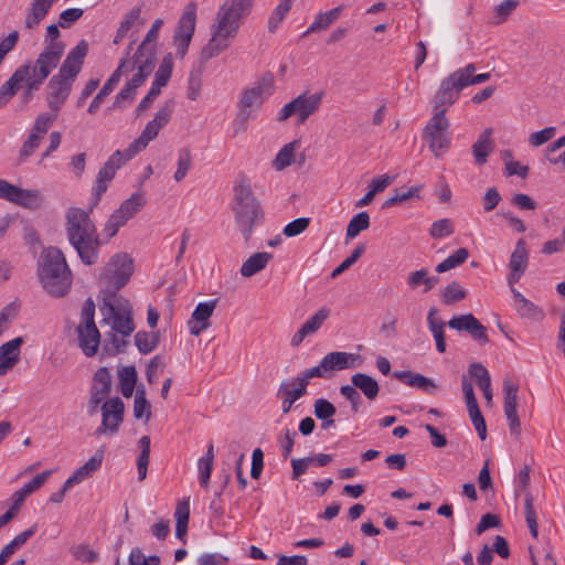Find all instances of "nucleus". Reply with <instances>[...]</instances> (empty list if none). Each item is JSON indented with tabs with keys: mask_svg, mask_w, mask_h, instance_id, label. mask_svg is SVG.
Instances as JSON below:
<instances>
[{
	"mask_svg": "<svg viewBox=\"0 0 565 565\" xmlns=\"http://www.w3.org/2000/svg\"><path fill=\"white\" fill-rule=\"evenodd\" d=\"M192 166V154L189 148H182L178 152V168L174 172L173 179L175 182H181Z\"/></svg>",
	"mask_w": 565,
	"mask_h": 565,
	"instance_id": "3c124183",
	"label": "nucleus"
},
{
	"mask_svg": "<svg viewBox=\"0 0 565 565\" xmlns=\"http://www.w3.org/2000/svg\"><path fill=\"white\" fill-rule=\"evenodd\" d=\"M11 203L25 209L36 210L44 203V196L39 190L17 188Z\"/></svg>",
	"mask_w": 565,
	"mask_h": 565,
	"instance_id": "2f4dec72",
	"label": "nucleus"
},
{
	"mask_svg": "<svg viewBox=\"0 0 565 565\" xmlns=\"http://www.w3.org/2000/svg\"><path fill=\"white\" fill-rule=\"evenodd\" d=\"M172 68H173L172 56H171V54H168L162 58V61L159 65V68L154 74V79L152 82V86H154L156 88L161 90V88L168 84V82L171 77V74H172Z\"/></svg>",
	"mask_w": 565,
	"mask_h": 565,
	"instance_id": "a18cd8bd",
	"label": "nucleus"
},
{
	"mask_svg": "<svg viewBox=\"0 0 565 565\" xmlns=\"http://www.w3.org/2000/svg\"><path fill=\"white\" fill-rule=\"evenodd\" d=\"M450 122L441 111L434 114L423 130V138L427 141L435 157H441L450 146L448 128Z\"/></svg>",
	"mask_w": 565,
	"mask_h": 565,
	"instance_id": "9b49d317",
	"label": "nucleus"
},
{
	"mask_svg": "<svg viewBox=\"0 0 565 565\" xmlns=\"http://www.w3.org/2000/svg\"><path fill=\"white\" fill-rule=\"evenodd\" d=\"M72 81L60 77V74L53 75L49 82L50 94L67 98L72 88Z\"/></svg>",
	"mask_w": 565,
	"mask_h": 565,
	"instance_id": "bf43d9fd",
	"label": "nucleus"
},
{
	"mask_svg": "<svg viewBox=\"0 0 565 565\" xmlns=\"http://www.w3.org/2000/svg\"><path fill=\"white\" fill-rule=\"evenodd\" d=\"M449 328L457 331H467L475 340L482 344L489 342L486 328L471 313L455 316L448 321Z\"/></svg>",
	"mask_w": 565,
	"mask_h": 565,
	"instance_id": "6ab92c4d",
	"label": "nucleus"
},
{
	"mask_svg": "<svg viewBox=\"0 0 565 565\" xmlns=\"http://www.w3.org/2000/svg\"><path fill=\"white\" fill-rule=\"evenodd\" d=\"M119 386L124 397L129 398L134 394L137 382V371L135 366H126L119 370Z\"/></svg>",
	"mask_w": 565,
	"mask_h": 565,
	"instance_id": "a19ab883",
	"label": "nucleus"
},
{
	"mask_svg": "<svg viewBox=\"0 0 565 565\" xmlns=\"http://www.w3.org/2000/svg\"><path fill=\"white\" fill-rule=\"evenodd\" d=\"M520 0H503L493 8V14L490 23L493 25L502 24L508 20L511 13L519 7Z\"/></svg>",
	"mask_w": 565,
	"mask_h": 565,
	"instance_id": "79ce46f5",
	"label": "nucleus"
},
{
	"mask_svg": "<svg viewBox=\"0 0 565 565\" xmlns=\"http://www.w3.org/2000/svg\"><path fill=\"white\" fill-rule=\"evenodd\" d=\"M30 65H22L15 70L11 77L0 87V108L3 107L17 93L20 84L26 79Z\"/></svg>",
	"mask_w": 565,
	"mask_h": 565,
	"instance_id": "c756f323",
	"label": "nucleus"
},
{
	"mask_svg": "<svg viewBox=\"0 0 565 565\" xmlns=\"http://www.w3.org/2000/svg\"><path fill=\"white\" fill-rule=\"evenodd\" d=\"M524 510H525V521H526L527 527L530 530V533L534 539H537L539 526H537V521H536V513L534 510V498L530 492H527L525 494Z\"/></svg>",
	"mask_w": 565,
	"mask_h": 565,
	"instance_id": "603ef678",
	"label": "nucleus"
},
{
	"mask_svg": "<svg viewBox=\"0 0 565 565\" xmlns=\"http://www.w3.org/2000/svg\"><path fill=\"white\" fill-rule=\"evenodd\" d=\"M476 66L475 64L470 63L466 65L465 67L458 68L457 74L459 75L462 83L461 86L468 87L470 85L475 84H481L487 82L490 78V73H481L475 75Z\"/></svg>",
	"mask_w": 565,
	"mask_h": 565,
	"instance_id": "37998d69",
	"label": "nucleus"
},
{
	"mask_svg": "<svg viewBox=\"0 0 565 565\" xmlns=\"http://www.w3.org/2000/svg\"><path fill=\"white\" fill-rule=\"evenodd\" d=\"M174 516L177 520L175 536L184 543L190 518L189 500H183L177 504Z\"/></svg>",
	"mask_w": 565,
	"mask_h": 565,
	"instance_id": "4c0bfd02",
	"label": "nucleus"
},
{
	"mask_svg": "<svg viewBox=\"0 0 565 565\" xmlns=\"http://www.w3.org/2000/svg\"><path fill=\"white\" fill-rule=\"evenodd\" d=\"M215 306L216 300H211L207 302H200L195 307L192 313V319L189 321L190 333L192 335H199L209 328V319L213 315Z\"/></svg>",
	"mask_w": 565,
	"mask_h": 565,
	"instance_id": "a878e982",
	"label": "nucleus"
},
{
	"mask_svg": "<svg viewBox=\"0 0 565 565\" xmlns=\"http://www.w3.org/2000/svg\"><path fill=\"white\" fill-rule=\"evenodd\" d=\"M460 83L462 82L457 71L452 72L440 82L431 100L434 114L441 111L446 115V110L457 102L460 92L465 88Z\"/></svg>",
	"mask_w": 565,
	"mask_h": 565,
	"instance_id": "ddd939ff",
	"label": "nucleus"
},
{
	"mask_svg": "<svg viewBox=\"0 0 565 565\" xmlns=\"http://www.w3.org/2000/svg\"><path fill=\"white\" fill-rule=\"evenodd\" d=\"M56 114L42 113L34 121L29 137L23 142L19 152L20 161H25L39 148L41 140L46 135L51 124L56 119Z\"/></svg>",
	"mask_w": 565,
	"mask_h": 565,
	"instance_id": "a211bd4d",
	"label": "nucleus"
},
{
	"mask_svg": "<svg viewBox=\"0 0 565 565\" xmlns=\"http://www.w3.org/2000/svg\"><path fill=\"white\" fill-rule=\"evenodd\" d=\"M66 233L81 260L86 265L95 264L98 257L99 239L88 212L79 207L68 209Z\"/></svg>",
	"mask_w": 565,
	"mask_h": 565,
	"instance_id": "39448f33",
	"label": "nucleus"
},
{
	"mask_svg": "<svg viewBox=\"0 0 565 565\" xmlns=\"http://www.w3.org/2000/svg\"><path fill=\"white\" fill-rule=\"evenodd\" d=\"M254 0H225L211 25V39L201 51L206 62L227 50L238 34L241 24L252 10Z\"/></svg>",
	"mask_w": 565,
	"mask_h": 565,
	"instance_id": "f03ea898",
	"label": "nucleus"
},
{
	"mask_svg": "<svg viewBox=\"0 0 565 565\" xmlns=\"http://www.w3.org/2000/svg\"><path fill=\"white\" fill-rule=\"evenodd\" d=\"M438 310L433 307L428 311L427 322L430 332L434 335L436 341V349L439 353H444L446 351V341H445V322L437 318Z\"/></svg>",
	"mask_w": 565,
	"mask_h": 565,
	"instance_id": "f704fd0d",
	"label": "nucleus"
},
{
	"mask_svg": "<svg viewBox=\"0 0 565 565\" xmlns=\"http://www.w3.org/2000/svg\"><path fill=\"white\" fill-rule=\"evenodd\" d=\"M510 289L515 300L514 309L520 318L531 321H541L544 319L545 313L542 308L525 298L516 288L510 287Z\"/></svg>",
	"mask_w": 565,
	"mask_h": 565,
	"instance_id": "393cba45",
	"label": "nucleus"
},
{
	"mask_svg": "<svg viewBox=\"0 0 565 565\" xmlns=\"http://www.w3.org/2000/svg\"><path fill=\"white\" fill-rule=\"evenodd\" d=\"M469 257L467 248H458L454 254L449 255L445 260L436 266L437 273H445L463 264Z\"/></svg>",
	"mask_w": 565,
	"mask_h": 565,
	"instance_id": "de8ad7c7",
	"label": "nucleus"
},
{
	"mask_svg": "<svg viewBox=\"0 0 565 565\" xmlns=\"http://www.w3.org/2000/svg\"><path fill=\"white\" fill-rule=\"evenodd\" d=\"M140 454L137 457L138 480L143 481L147 478L148 465L150 459V437L142 436L138 441Z\"/></svg>",
	"mask_w": 565,
	"mask_h": 565,
	"instance_id": "ea45409f",
	"label": "nucleus"
},
{
	"mask_svg": "<svg viewBox=\"0 0 565 565\" xmlns=\"http://www.w3.org/2000/svg\"><path fill=\"white\" fill-rule=\"evenodd\" d=\"M129 64L128 60L121 58L118 67L109 76L107 82L94 97L93 102L88 107V113L94 115L99 109L100 105L105 102L106 97L113 92L115 86L119 83L124 68Z\"/></svg>",
	"mask_w": 565,
	"mask_h": 565,
	"instance_id": "bb28decb",
	"label": "nucleus"
},
{
	"mask_svg": "<svg viewBox=\"0 0 565 565\" xmlns=\"http://www.w3.org/2000/svg\"><path fill=\"white\" fill-rule=\"evenodd\" d=\"M491 135V128L484 129L480 134L478 140L472 145V153L475 157V161L479 166H482L487 162V158L493 149Z\"/></svg>",
	"mask_w": 565,
	"mask_h": 565,
	"instance_id": "72a5a7b5",
	"label": "nucleus"
},
{
	"mask_svg": "<svg viewBox=\"0 0 565 565\" xmlns=\"http://www.w3.org/2000/svg\"><path fill=\"white\" fill-rule=\"evenodd\" d=\"M365 250L364 244H359L351 255L347 257L337 268L333 269L331 277L335 278L342 273H344L347 269H349L353 264L358 262V259L363 255Z\"/></svg>",
	"mask_w": 565,
	"mask_h": 565,
	"instance_id": "0e129e2a",
	"label": "nucleus"
},
{
	"mask_svg": "<svg viewBox=\"0 0 565 565\" xmlns=\"http://www.w3.org/2000/svg\"><path fill=\"white\" fill-rule=\"evenodd\" d=\"M151 406L146 398V392L143 387H138L134 399V416L136 419L145 418L148 422L151 416Z\"/></svg>",
	"mask_w": 565,
	"mask_h": 565,
	"instance_id": "49530a36",
	"label": "nucleus"
},
{
	"mask_svg": "<svg viewBox=\"0 0 565 565\" xmlns=\"http://www.w3.org/2000/svg\"><path fill=\"white\" fill-rule=\"evenodd\" d=\"M502 156L509 175L516 174L522 179L526 178L529 168L526 166L521 164L519 161H513L511 151L505 150L503 151Z\"/></svg>",
	"mask_w": 565,
	"mask_h": 565,
	"instance_id": "69168bd1",
	"label": "nucleus"
},
{
	"mask_svg": "<svg viewBox=\"0 0 565 565\" xmlns=\"http://www.w3.org/2000/svg\"><path fill=\"white\" fill-rule=\"evenodd\" d=\"M100 311L103 313L102 328H109V330L104 332L105 351L111 355L125 352L128 345L127 338L135 330L130 302L126 299H120L113 303L105 299Z\"/></svg>",
	"mask_w": 565,
	"mask_h": 565,
	"instance_id": "20e7f679",
	"label": "nucleus"
},
{
	"mask_svg": "<svg viewBox=\"0 0 565 565\" xmlns=\"http://www.w3.org/2000/svg\"><path fill=\"white\" fill-rule=\"evenodd\" d=\"M132 271V259L126 253H118L108 262L104 279L109 287L118 290L128 282Z\"/></svg>",
	"mask_w": 565,
	"mask_h": 565,
	"instance_id": "dca6fc26",
	"label": "nucleus"
},
{
	"mask_svg": "<svg viewBox=\"0 0 565 565\" xmlns=\"http://www.w3.org/2000/svg\"><path fill=\"white\" fill-rule=\"evenodd\" d=\"M313 407L316 417L321 420H328L329 417H332L337 413L334 405L326 398H318Z\"/></svg>",
	"mask_w": 565,
	"mask_h": 565,
	"instance_id": "338daca9",
	"label": "nucleus"
},
{
	"mask_svg": "<svg viewBox=\"0 0 565 565\" xmlns=\"http://www.w3.org/2000/svg\"><path fill=\"white\" fill-rule=\"evenodd\" d=\"M162 23H163V21L161 19L154 20V22L152 23V25H151L150 30L148 31L146 38L143 39V41L141 42V44L139 45V47L137 49L136 52L142 53V54L156 53L154 52V43L153 42L158 38V33H159V30H160Z\"/></svg>",
	"mask_w": 565,
	"mask_h": 565,
	"instance_id": "864d4df0",
	"label": "nucleus"
},
{
	"mask_svg": "<svg viewBox=\"0 0 565 565\" xmlns=\"http://www.w3.org/2000/svg\"><path fill=\"white\" fill-rule=\"evenodd\" d=\"M55 0H33L32 7L25 17V28L32 30L45 18Z\"/></svg>",
	"mask_w": 565,
	"mask_h": 565,
	"instance_id": "e433bc0d",
	"label": "nucleus"
},
{
	"mask_svg": "<svg viewBox=\"0 0 565 565\" xmlns=\"http://www.w3.org/2000/svg\"><path fill=\"white\" fill-rule=\"evenodd\" d=\"M141 13V10L139 8H134L129 11V13L125 17V19L121 21L116 36L114 39V43L118 44L122 41V39L126 36L128 31L132 28V25L137 22Z\"/></svg>",
	"mask_w": 565,
	"mask_h": 565,
	"instance_id": "4d7b16f0",
	"label": "nucleus"
},
{
	"mask_svg": "<svg viewBox=\"0 0 565 565\" xmlns=\"http://www.w3.org/2000/svg\"><path fill=\"white\" fill-rule=\"evenodd\" d=\"M202 87V75L200 71H192L189 76L186 97L190 100H196Z\"/></svg>",
	"mask_w": 565,
	"mask_h": 565,
	"instance_id": "774afa93",
	"label": "nucleus"
},
{
	"mask_svg": "<svg viewBox=\"0 0 565 565\" xmlns=\"http://www.w3.org/2000/svg\"><path fill=\"white\" fill-rule=\"evenodd\" d=\"M370 226V216L366 212L358 213L347 226V237L354 238L360 232L366 230Z\"/></svg>",
	"mask_w": 565,
	"mask_h": 565,
	"instance_id": "5fc2aeb1",
	"label": "nucleus"
},
{
	"mask_svg": "<svg viewBox=\"0 0 565 565\" xmlns=\"http://www.w3.org/2000/svg\"><path fill=\"white\" fill-rule=\"evenodd\" d=\"M111 391V375L107 367H99L93 380L89 392L87 413L89 416L97 414L100 408L102 424L95 430V435L116 434L124 420L125 405L119 397L106 399Z\"/></svg>",
	"mask_w": 565,
	"mask_h": 565,
	"instance_id": "7ed1b4c3",
	"label": "nucleus"
},
{
	"mask_svg": "<svg viewBox=\"0 0 565 565\" xmlns=\"http://www.w3.org/2000/svg\"><path fill=\"white\" fill-rule=\"evenodd\" d=\"M351 382L353 386L359 388L367 399L373 401L377 397L380 385L372 376L365 373H355L351 376Z\"/></svg>",
	"mask_w": 565,
	"mask_h": 565,
	"instance_id": "c9c22d12",
	"label": "nucleus"
},
{
	"mask_svg": "<svg viewBox=\"0 0 565 565\" xmlns=\"http://www.w3.org/2000/svg\"><path fill=\"white\" fill-rule=\"evenodd\" d=\"M454 232H455V228H454L452 221L449 218H441L431 224L430 230H429V235L433 238L438 239V238L449 236V235L454 234Z\"/></svg>",
	"mask_w": 565,
	"mask_h": 565,
	"instance_id": "680f3d73",
	"label": "nucleus"
},
{
	"mask_svg": "<svg viewBox=\"0 0 565 565\" xmlns=\"http://www.w3.org/2000/svg\"><path fill=\"white\" fill-rule=\"evenodd\" d=\"M469 417L471 419L472 425L475 426L478 436L481 440L487 438V425L486 420L480 412L479 405H472L468 407Z\"/></svg>",
	"mask_w": 565,
	"mask_h": 565,
	"instance_id": "e2e57ef3",
	"label": "nucleus"
},
{
	"mask_svg": "<svg viewBox=\"0 0 565 565\" xmlns=\"http://www.w3.org/2000/svg\"><path fill=\"white\" fill-rule=\"evenodd\" d=\"M466 297L467 291L457 281L448 284L441 292L443 302L447 306L463 300Z\"/></svg>",
	"mask_w": 565,
	"mask_h": 565,
	"instance_id": "8fccbe9b",
	"label": "nucleus"
},
{
	"mask_svg": "<svg viewBox=\"0 0 565 565\" xmlns=\"http://www.w3.org/2000/svg\"><path fill=\"white\" fill-rule=\"evenodd\" d=\"M159 343L157 333H148L146 331H139L135 335V344L142 354L150 353L153 351Z\"/></svg>",
	"mask_w": 565,
	"mask_h": 565,
	"instance_id": "09e8293b",
	"label": "nucleus"
},
{
	"mask_svg": "<svg viewBox=\"0 0 565 565\" xmlns=\"http://www.w3.org/2000/svg\"><path fill=\"white\" fill-rule=\"evenodd\" d=\"M313 377L329 379L324 369L322 367L321 362L317 366L306 369L297 377H295V380L296 384H299L307 390L309 381Z\"/></svg>",
	"mask_w": 565,
	"mask_h": 565,
	"instance_id": "052dcab7",
	"label": "nucleus"
},
{
	"mask_svg": "<svg viewBox=\"0 0 565 565\" xmlns=\"http://www.w3.org/2000/svg\"><path fill=\"white\" fill-rule=\"evenodd\" d=\"M519 385L511 379L503 381V411L508 420L511 435L515 438L521 436V422L518 416Z\"/></svg>",
	"mask_w": 565,
	"mask_h": 565,
	"instance_id": "f3484780",
	"label": "nucleus"
},
{
	"mask_svg": "<svg viewBox=\"0 0 565 565\" xmlns=\"http://www.w3.org/2000/svg\"><path fill=\"white\" fill-rule=\"evenodd\" d=\"M419 189L420 188L418 186H411L408 189H395L394 194L384 201L382 207L388 209L404 201H407L414 198L418 193Z\"/></svg>",
	"mask_w": 565,
	"mask_h": 565,
	"instance_id": "13d9d810",
	"label": "nucleus"
},
{
	"mask_svg": "<svg viewBox=\"0 0 565 565\" xmlns=\"http://www.w3.org/2000/svg\"><path fill=\"white\" fill-rule=\"evenodd\" d=\"M299 146L298 140H294L287 145H285L279 152L277 153L273 166L277 171H281L285 168L289 167L292 162L295 151Z\"/></svg>",
	"mask_w": 565,
	"mask_h": 565,
	"instance_id": "c03bdc74",
	"label": "nucleus"
},
{
	"mask_svg": "<svg viewBox=\"0 0 565 565\" xmlns=\"http://www.w3.org/2000/svg\"><path fill=\"white\" fill-rule=\"evenodd\" d=\"M355 360L356 356L353 353L335 351L326 354L322 358L321 363L328 377L330 379L333 371H341L354 366Z\"/></svg>",
	"mask_w": 565,
	"mask_h": 565,
	"instance_id": "c85d7f7f",
	"label": "nucleus"
},
{
	"mask_svg": "<svg viewBox=\"0 0 565 565\" xmlns=\"http://www.w3.org/2000/svg\"><path fill=\"white\" fill-rule=\"evenodd\" d=\"M263 86L258 85L252 88H247L243 92L239 100V113L236 121H241L242 125L250 117L252 110L258 109L263 102Z\"/></svg>",
	"mask_w": 565,
	"mask_h": 565,
	"instance_id": "4be33fe9",
	"label": "nucleus"
},
{
	"mask_svg": "<svg viewBox=\"0 0 565 565\" xmlns=\"http://www.w3.org/2000/svg\"><path fill=\"white\" fill-rule=\"evenodd\" d=\"M134 43H129L128 50L126 53L125 60L129 61V64L124 68L122 74H126L128 72H132L135 68H137V73L134 74V76L127 82L132 87L138 88L140 87L147 77L152 73L157 57L156 53H139L136 52L131 58H129L130 51L132 50Z\"/></svg>",
	"mask_w": 565,
	"mask_h": 565,
	"instance_id": "2eb2a0df",
	"label": "nucleus"
},
{
	"mask_svg": "<svg viewBox=\"0 0 565 565\" xmlns=\"http://www.w3.org/2000/svg\"><path fill=\"white\" fill-rule=\"evenodd\" d=\"M38 276L44 290L52 297L65 296L72 286V271L61 249L43 250L38 266Z\"/></svg>",
	"mask_w": 565,
	"mask_h": 565,
	"instance_id": "423d86ee",
	"label": "nucleus"
},
{
	"mask_svg": "<svg viewBox=\"0 0 565 565\" xmlns=\"http://www.w3.org/2000/svg\"><path fill=\"white\" fill-rule=\"evenodd\" d=\"M342 9L343 7L339 6L327 12H320L319 14H317L315 21L303 33V35H308L310 33L328 29L339 18Z\"/></svg>",
	"mask_w": 565,
	"mask_h": 565,
	"instance_id": "58836bf2",
	"label": "nucleus"
},
{
	"mask_svg": "<svg viewBox=\"0 0 565 565\" xmlns=\"http://www.w3.org/2000/svg\"><path fill=\"white\" fill-rule=\"evenodd\" d=\"M23 339L18 337L0 345V376L6 375L20 361Z\"/></svg>",
	"mask_w": 565,
	"mask_h": 565,
	"instance_id": "5701e85b",
	"label": "nucleus"
},
{
	"mask_svg": "<svg viewBox=\"0 0 565 565\" xmlns=\"http://www.w3.org/2000/svg\"><path fill=\"white\" fill-rule=\"evenodd\" d=\"M232 211L244 241L248 242L252 237L254 226L257 222L263 220L264 213L246 179H242L234 186Z\"/></svg>",
	"mask_w": 565,
	"mask_h": 565,
	"instance_id": "0eeeda50",
	"label": "nucleus"
},
{
	"mask_svg": "<svg viewBox=\"0 0 565 565\" xmlns=\"http://www.w3.org/2000/svg\"><path fill=\"white\" fill-rule=\"evenodd\" d=\"M196 22V4L195 2H189L178 22V26L174 31L173 43L177 50V54L183 57L189 49L192 36L195 30Z\"/></svg>",
	"mask_w": 565,
	"mask_h": 565,
	"instance_id": "4468645a",
	"label": "nucleus"
},
{
	"mask_svg": "<svg viewBox=\"0 0 565 565\" xmlns=\"http://www.w3.org/2000/svg\"><path fill=\"white\" fill-rule=\"evenodd\" d=\"M330 316V310L326 307L320 308L301 328L292 335L290 344L297 348L306 339V337L316 333L322 323Z\"/></svg>",
	"mask_w": 565,
	"mask_h": 565,
	"instance_id": "b1692460",
	"label": "nucleus"
},
{
	"mask_svg": "<svg viewBox=\"0 0 565 565\" xmlns=\"http://www.w3.org/2000/svg\"><path fill=\"white\" fill-rule=\"evenodd\" d=\"M146 203L147 200L141 192H136L129 199L122 201L119 207L110 214L105 223L104 233L107 237H114L119 228L132 218Z\"/></svg>",
	"mask_w": 565,
	"mask_h": 565,
	"instance_id": "f8f14e48",
	"label": "nucleus"
},
{
	"mask_svg": "<svg viewBox=\"0 0 565 565\" xmlns=\"http://www.w3.org/2000/svg\"><path fill=\"white\" fill-rule=\"evenodd\" d=\"M307 394V390L299 384H296V380L284 381L280 383L277 390V396L281 398V411L284 414H288L296 401Z\"/></svg>",
	"mask_w": 565,
	"mask_h": 565,
	"instance_id": "cd10ccee",
	"label": "nucleus"
},
{
	"mask_svg": "<svg viewBox=\"0 0 565 565\" xmlns=\"http://www.w3.org/2000/svg\"><path fill=\"white\" fill-rule=\"evenodd\" d=\"M63 42H50L39 54L35 64L30 66V77L28 78V93L38 90L41 84L55 68L64 53Z\"/></svg>",
	"mask_w": 565,
	"mask_h": 565,
	"instance_id": "6e6552de",
	"label": "nucleus"
},
{
	"mask_svg": "<svg viewBox=\"0 0 565 565\" xmlns=\"http://www.w3.org/2000/svg\"><path fill=\"white\" fill-rule=\"evenodd\" d=\"M529 264V252L526 243L523 238H520L510 256L509 268L510 274L508 276V284L513 287L521 277L524 275Z\"/></svg>",
	"mask_w": 565,
	"mask_h": 565,
	"instance_id": "aec40b11",
	"label": "nucleus"
},
{
	"mask_svg": "<svg viewBox=\"0 0 565 565\" xmlns=\"http://www.w3.org/2000/svg\"><path fill=\"white\" fill-rule=\"evenodd\" d=\"M78 344L86 356H94L100 344V332L95 323V303L87 298L82 308L77 326Z\"/></svg>",
	"mask_w": 565,
	"mask_h": 565,
	"instance_id": "1a4fd4ad",
	"label": "nucleus"
},
{
	"mask_svg": "<svg viewBox=\"0 0 565 565\" xmlns=\"http://www.w3.org/2000/svg\"><path fill=\"white\" fill-rule=\"evenodd\" d=\"M323 93L300 94L282 106L277 116V120L281 122L295 116L297 118V124H305L307 119L319 109Z\"/></svg>",
	"mask_w": 565,
	"mask_h": 565,
	"instance_id": "9d476101",
	"label": "nucleus"
},
{
	"mask_svg": "<svg viewBox=\"0 0 565 565\" xmlns=\"http://www.w3.org/2000/svg\"><path fill=\"white\" fill-rule=\"evenodd\" d=\"M274 256L267 252L255 253L242 265L239 273L243 277L249 278L266 268Z\"/></svg>",
	"mask_w": 565,
	"mask_h": 565,
	"instance_id": "473e14b6",
	"label": "nucleus"
},
{
	"mask_svg": "<svg viewBox=\"0 0 565 565\" xmlns=\"http://www.w3.org/2000/svg\"><path fill=\"white\" fill-rule=\"evenodd\" d=\"M88 52V45L86 41L82 40L71 52L67 54L64 60L60 71V77H65L71 79L72 82L78 75L84 64V58Z\"/></svg>",
	"mask_w": 565,
	"mask_h": 565,
	"instance_id": "412c9836",
	"label": "nucleus"
},
{
	"mask_svg": "<svg viewBox=\"0 0 565 565\" xmlns=\"http://www.w3.org/2000/svg\"><path fill=\"white\" fill-rule=\"evenodd\" d=\"M292 2L289 0H280L278 6L273 11L269 20H268V30L269 32H275L279 24L285 19L286 14L291 9Z\"/></svg>",
	"mask_w": 565,
	"mask_h": 565,
	"instance_id": "6e6d98bb",
	"label": "nucleus"
},
{
	"mask_svg": "<svg viewBox=\"0 0 565 565\" xmlns=\"http://www.w3.org/2000/svg\"><path fill=\"white\" fill-rule=\"evenodd\" d=\"M104 460V450L98 449L95 451L94 456L89 458L83 466L77 468L73 475L66 480V487H72L73 484L79 483L86 478L90 477L95 471H97Z\"/></svg>",
	"mask_w": 565,
	"mask_h": 565,
	"instance_id": "7c9ffc66",
	"label": "nucleus"
},
{
	"mask_svg": "<svg viewBox=\"0 0 565 565\" xmlns=\"http://www.w3.org/2000/svg\"><path fill=\"white\" fill-rule=\"evenodd\" d=\"M174 103L166 102L164 105L156 113L154 118L150 120L140 136L134 140L129 147L124 150H116L105 164L100 168L96 183L93 188L94 204L96 205L107 191L109 182L114 179L116 171L128 160L132 159L137 153L143 150L148 143L153 140L159 131L166 127L173 114Z\"/></svg>",
	"mask_w": 565,
	"mask_h": 565,
	"instance_id": "f257e3e1",
	"label": "nucleus"
}]
</instances>
